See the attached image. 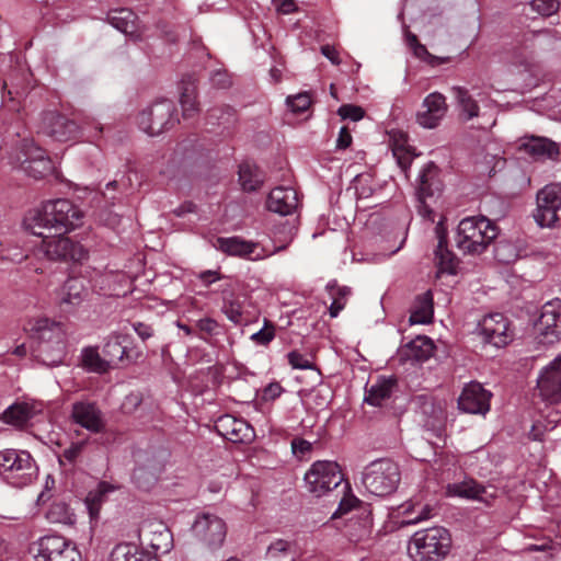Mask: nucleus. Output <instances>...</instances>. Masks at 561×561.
I'll list each match as a JSON object with an SVG mask.
<instances>
[{"label": "nucleus", "instance_id": "obj_1", "mask_svg": "<svg viewBox=\"0 0 561 561\" xmlns=\"http://www.w3.org/2000/svg\"><path fill=\"white\" fill-rule=\"evenodd\" d=\"M83 213L71 201L57 198L27 211L23 227L32 234L45 238L51 231L68 233L81 226Z\"/></svg>", "mask_w": 561, "mask_h": 561}, {"label": "nucleus", "instance_id": "obj_2", "mask_svg": "<svg viewBox=\"0 0 561 561\" xmlns=\"http://www.w3.org/2000/svg\"><path fill=\"white\" fill-rule=\"evenodd\" d=\"M437 168L433 162H428L420 171L419 187L416 191L417 196V211L420 216L431 222H436V233L438 237V244L435 251V259L437 261L438 273L454 275L457 271V260L451 251L446 247L444 226L445 217L438 214L433 206L434 192L432 191V180L436 175Z\"/></svg>", "mask_w": 561, "mask_h": 561}, {"label": "nucleus", "instance_id": "obj_3", "mask_svg": "<svg viewBox=\"0 0 561 561\" xmlns=\"http://www.w3.org/2000/svg\"><path fill=\"white\" fill-rule=\"evenodd\" d=\"M25 331L32 340L31 354L46 366H58L66 356V336L62 327L39 317L28 320Z\"/></svg>", "mask_w": 561, "mask_h": 561}, {"label": "nucleus", "instance_id": "obj_4", "mask_svg": "<svg viewBox=\"0 0 561 561\" xmlns=\"http://www.w3.org/2000/svg\"><path fill=\"white\" fill-rule=\"evenodd\" d=\"M496 226L484 216L463 218L457 228L456 247L466 254H480L496 238Z\"/></svg>", "mask_w": 561, "mask_h": 561}, {"label": "nucleus", "instance_id": "obj_5", "mask_svg": "<svg viewBox=\"0 0 561 561\" xmlns=\"http://www.w3.org/2000/svg\"><path fill=\"white\" fill-rule=\"evenodd\" d=\"M451 548V537L444 527L417 530L409 541L408 552L413 561H442Z\"/></svg>", "mask_w": 561, "mask_h": 561}, {"label": "nucleus", "instance_id": "obj_6", "mask_svg": "<svg viewBox=\"0 0 561 561\" xmlns=\"http://www.w3.org/2000/svg\"><path fill=\"white\" fill-rule=\"evenodd\" d=\"M401 481L399 465L390 459L371 461L364 469L362 482L366 490L377 496L393 493Z\"/></svg>", "mask_w": 561, "mask_h": 561}, {"label": "nucleus", "instance_id": "obj_7", "mask_svg": "<svg viewBox=\"0 0 561 561\" xmlns=\"http://www.w3.org/2000/svg\"><path fill=\"white\" fill-rule=\"evenodd\" d=\"M0 473L13 486L30 484L37 476V467L30 453L8 448L0 451Z\"/></svg>", "mask_w": 561, "mask_h": 561}, {"label": "nucleus", "instance_id": "obj_8", "mask_svg": "<svg viewBox=\"0 0 561 561\" xmlns=\"http://www.w3.org/2000/svg\"><path fill=\"white\" fill-rule=\"evenodd\" d=\"M136 123L147 135L159 136L179 123V117L173 102L162 99L142 110L137 115Z\"/></svg>", "mask_w": 561, "mask_h": 561}, {"label": "nucleus", "instance_id": "obj_9", "mask_svg": "<svg viewBox=\"0 0 561 561\" xmlns=\"http://www.w3.org/2000/svg\"><path fill=\"white\" fill-rule=\"evenodd\" d=\"M194 539L207 551L219 550L227 537L228 527L224 518L213 513L198 514L191 527Z\"/></svg>", "mask_w": 561, "mask_h": 561}, {"label": "nucleus", "instance_id": "obj_10", "mask_svg": "<svg viewBox=\"0 0 561 561\" xmlns=\"http://www.w3.org/2000/svg\"><path fill=\"white\" fill-rule=\"evenodd\" d=\"M304 480L307 491L321 497L339 486L343 476L335 461L318 460L307 470Z\"/></svg>", "mask_w": 561, "mask_h": 561}, {"label": "nucleus", "instance_id": "obj_11", "mask_svg": "<svg viewBox=\"0 0 561 561\" xmlns=\"http://www.w3.org/2000/svg\"><path fill=\"white\" fill-rule=\"evenodd\" d=\"M41 250L45 256L54 261L83 263L89 257V251L79 241L60 232L42 238Z\"/></svg>", "mask_w": 561, "mask_h": 561}, {"label": "nucleus", "instance_id": "obj_12", "mask_svg": "<svg viewBox=\"0 0 561 561\" xmlns=\"http://www.w3.org/2000/svg\"><path fill=\"white\" fill-rule=\"evenodd\" d=\"M12 163L19 165L28 176L43 179L53 173L54 164L45 151L32 140H25L12 157Z\"/></svg>", "mask_w": 561, "mask_h": 561}, {"label": "nucleus", "instance_id": "obj_13", "mask_svg": "<svg viewBox=\"0 0 561 561\" xmlns=\"http://www.w3.org/2000/svg\"><path fill=\"white\" fill-rule=\"evenodd\" d=\"M35 561H81L78 549L64 537L45 536L32 547Z\"/></svg>", "mask_w": 561, "mask_h": 561}, {"label": "nucleus", "instance_id": "obj_14", "mask_svg": "<svg viewBox=\"0 0 561 561\" xmlns=\"http://www.w3.org/2000/svg\"><path fill=\"white\" fill-rule=\"evenodd\" d=\"M536 339L540 344H554L561 340V299L547 301L535 323Z\"/></svg>", "mask_w": 561, "mask_h": 561}, {"label": "nucleus", "instance_id": "obj_15", "mask_svg": "<svg viewBox=\"0 0 561 561\" xmlns=\"http://www.w3.org/2000/svg\"><path fill=\"white\" fill-rule=\"evenodd\" d=\"M561 208V186L546 185L537 193V207L534 219L540 228H553L559 219Z\"/></svg>", "mask_w": 561, "mask_h": 561}, {"label": "nucleus", "instance_id": "obj_16", "mask_svg": "<svg viewBox=\"0 0 561 561\" xmlns=\"http://www.w3.org/2000/svg\"><path fill=\"white\" fill-rule=\"evenodd\" d=\"M536 393L548 404L561 402V354L539 371Z\"/></svg>", "mask_w": 561, "mask_h": 561}, {"label": "nucleus", "instance_id": "obj_17", "mask_svg": "<svg viewBox=\"0 0 561 561\" xmlns=\"http://www.w3.org/2000/svg\"><path fill=\"white\" fill-rule=\"evenodd\" d=\"M217 248L233 256H240L243 259H248L251 261H260L264 260L279 251H283L286 247L280 245L274 248L273 251L267 252L265 249L261 248L257 243L245 241L238 237L230 238H219L217 240Z\"/></svg>", "mask_w": 561, "mask_h": 561}, {"label": "nucleus", "instance_id": "obj_18", "mask_svg": "<svg viewBox=\"0 0 561 561\" xmlns=\"http://www.w3.org/2000/svg\"><path fill=\"white\" fill-rule=\"evenodd\" d=\"M478 331L486 343L495 347L508 344L512 339L510 322L502 313H491L481 319Z\"/></svg>", "mask_w": 561, "mask_h": 561}, {"label": "nucleus", "instance_id": "obj_19", "mask_svg": "<svg viewBox=\"0 0 561 561\" xmlns=\"http://www.w3.org/2000/svg\"><path fill=\"white\" fill-rule=\"evenodd\" d=\"M491 393L479 382L467 383L459 398L458 408L460 411L470 414L485 415L490 410Z\"/></svg>", "mask_w": 561, "mask_h": 561}, {"label": "nucleus", "instance_id": "obj_20", "mask_svg": "<svg viewBox=\"0 0 561 561\" xmlns=\"http://www.w3.org/2000/svg\"><path fill=\"white\" fill-rule=\"evenodd\" d=\"M215 427L219 435L237 444L250 443L255 435L252 426L247 421L230 414L220 416Z\"/></svg>", "mask_w": 561, "mask_h": 561}, {"label": "nucleus", "instance_id": "obj_21", "mask_svg": "<svg viewBox=\"0 0 561 561\" xmlns=\"http://www.w3.org/2000/svg\"><path fill=\"white\" fill-rule=\"evenodd\" d=\"M73 422L91 433H100L105 427V420L99 407L91 401L82 400L72 404Z\"/></svg>", "mask_w": 561, "mask_h": 561}, {"label": "nucleus", "instance_id": "obj_22", "mask_svg": "<svg viewBox=\"0 0 561 561\" xmlns=\"http://www.w3.org/2000/svg\"><path fill=\"white\" fill-rule=\"evenodd\" d=\"M42 129L44 134L60 142L75 139L79 133V127L73 121L54 112L44 115Z\"/></svg>", "mask_w": 561, "mask_h": 561}, {"label": "nucleus", "instance_id": "obj_23", "mask_svg": "<svg viewBox=\"0 0 561 561\" xmlns=\"http://www.w3.org/2000/svg\"><path fill=\"white\" fill-rule=\"evenodd\" d=\"M447 113L446 99L438 92L428 94L416 114V122L424 128H435Z\"/></svg>", "mask_w": 561, "mask_h": 561}, {"label": "nucleus", "instance_id": "obj_24", "mask_svg": "<svg viewBox=\"0 0 561 561\" xmlns=\"http://www.w3.org/2000/svg\"><path fill=\"white\" fill-rule=\"evenodd\" d=\"M104 354L112 364L133 362L139 353L131 347V340L128 334L121 332L113 333L104 345Z\"/></svg>", "mask_w": 561, "mask_h": 561}, {"label": "nucleus", "instance_id": "obj_25", "mask_svg": "<svg viewBox=\"0 0 561 561\" xmlns=\"http://www.w3.org/2000/svg\"><path fill=\"white\" fill-rule=\"evenodd\" d=\"M298 206L297 192L293 187L278 186L267 196L266 207L270 211L287 216Z\"/></svg>", "mask_w": 561, "mask_h": 561}, {"label": "nucleus", "instance_id": "obj_26", "mask_svg": "<svg viewBox=\"0 0 561 561\" xmlns=\"http://www.w3.org/2000/svg\"><path fill=\"white\" fill-rule=\"evenodd\" d=\"M434 506L430 503H423L419 499H411L398 508V516L401 517L400 524L416 525L434 516Z\"/></svg>", "mask_w": 561, "mask_h": 561}, {"label": "nucleus", "instance_id": "obj_27", "mask_svg": "<svg viewBox=\"0 0 561 561\" xmlns=\"http://www.w3.org/2000/svg\"><path fill=\"white\" fill-rule=\"evenodd\" d=\"M446 493L448 496H457L467 500H476L489 503L493 493H489L486 488L473 480H466L459 483L448 484Z\"/></svg>", "mask_w": 561, "mask_h": 561}, {"label": "nucleus", "instance_id": "obj_28", "mask_svg": "<svg viewBox=\"0 0 561 561\" xmlns=\"http://www.w3.org/2000/svg\"><path fill=\"white\" fill-rule=\"evenodd\" d=\"M523 148L535 159H556L560 153L558 144L546 137L531 136L523 144Z\"/></svg>", "mask_w": 561, "mask_h": 561}, {"label": "nucleus", "instance_id": "obj_29", "mask_svg": "<svg viewBox=\"0 0 561 561\" xmlns=\"http://www.w3.org/2000/svg\"><path fill=\"white\" fill-rule=\"evenodd\" d=\"M110 561H160L156 556L145 551L136 543L123 542L116 545L111 554Z\"/></svg>", "mask_w": 561, "mask_h": 561}, {"label": "nucleus", "instance_id": "obj_30", "mask_svg": "<svg viewBox=\"0 0 561 561\" xmlns=\"http://www.w3.org/2000/svg\"><path fill=\"white\" fill-rule=\"evenodd\" d=\"M433 316V295L430 290H427L415 298L411 309L409 323L411 325L428 324L432 322Z\"/></svg>", "mask_w": 561, "mask_h": 561}, {"label": "nucleus", "instance_id": "obj_31", "mask_svg": "<svg viewBox=\"0 0 561 561\" xmlns=\"http://www.w3.org/2000/svg\"><path fill=\"white\" fill-rule=\"evenodd\" d=\"M396 386L397 380L393 377H380L366 391L364 401L369 405L380 407L391 397Z\"/></svg>", "mask_w": 561, "mask_h": 561}, {"label": "nucleus", "instance_id": "obj_32", "mask_svg": "<svg viewBox=\"0 0 561 561\" xmlns=\"http://www.w3.org/2000/svg\"><path fill=\"white\" fill-rule=\"evenodd\" d=\"M110 24L125 35L138 38L137 16L129 9H119L110 13Z\"/></svg>", "mask_w": 561, "mask_h": 561}, {"label": "nucleus", "instance_id": "obj_33", "mask_svg": "<svg viewBox=\"0 0 561 561\" xmlns=\"http://www.w3.org/2000/svg\"><path fill=\"white\" fill-rule=\"evenodd\" d=\"M115 490L116 485L102 481L94 489L89 491L84 503L92 519L99 517L102 504L107 500L108 494Z\"/></svg>", "mask_w": 561, "mask_h": 561}, {"label": "nucleus", "instance_id": "obj_34", "mask_svg": "<svg viewBox=\"0 0 561 561\" xmlns=\"http://www.w3.org/2000/svg\"><path fill=\"white\" fill-rule=\"evenodd\" d=\"M434 351V344L427 336H417L402 348V356L412 362L428 359Z\"/></svg>", "mask_w": 561, "mask_h": 561}, {"label": "nucleus", "instance_id": "obj_35", "mask_svg": "<svg viewBox=\"0 0 561 561\" xmlns=\"http://www.w3.org/2000/svg\"><path fill=\"white\" fill-rule=\"evenodd\" d=\"M88 296V288L84 280L79 277L68 278L61 289V304L77 306Z\"/></svg>", "mask_w": 561, "mask_h": 561}, {"label": "nucleus", "instance_id": "obj_36", "mask_svg": "<svg viewBox=\"0 0 561 561\" xmlns=\"http://www.w3.org/2000/svg\"><path fill=\"white\" fill-rule=\"evenodd\" d=\"M392 154L397 160L398 165L407 171L414 158V153L411 150V147L408 145L407 136L402 133H399L398 138L396 135L393 136V141L391 145Z\"/></svg>", "mask_w": 561, "mask_h": 561}, {"label": "nucleus", "instance_id": "obj_37", "mask_svg": "<svg viewBox=\"0 0 561 561\" xmlns=\"http://www.w3.org/2000/svg\"><path fill=\"white\" fill-rule=\"evenodd\" d=\"M451 91L460 108V115L466 121L472 119L479 115V105L466 88L453 87Z\"/></svg>", "mask_w": 561, "mask_h": 561}, {"label": "nucleus", "instance_id": "obj_38", "mask_svg": "<svg viewBox=\"0 0 561 561\" xmlns=\"http://www.w3.org/2000/svg\"><path fill=\"white\" fill-rule=\"evenodd\" d=\"M239 182L244 191L251 192L261 186L263 178L254 164L243 162L239 167Z\"/></svg>", "mask_w": 561, "mask_h": 561}, {"label": "nucleus", "instance_id": "obj_39", "mask_svg": "<svg viewBox=\"0 0 561 561\" xmlns=\"http://www.w3.org/2000/svg\"><path fill=\"white\" fill-rule=\"evenodd\" d=\"M180 104L182 107L183 116L185 118L193 117L198 112V104L196 101V87L194 82H183Z\"/></svg>", "mask_w": 561, "mask_h": 561}, {"label": "nucleus", "instance_id": "obj_40", "mask_svg": "<svg viewBox=\"0 0 561 561\" xmlns=\"http://www.w3.org/2000/svg\"><path fill=\"white\" fill-rule=\"evenodd\" d=\"M46 517L50 523L72 525L76 522V516L70 507L64 502L53 503Z\"/></svg>", "mask_w": 561, "mask_h": 561}, {"label": "nucleus", "instance_id": "obj_41", "mask_svg": "<svg viewBox=\"0 0 561 561\" xmlns=\"http://www.w3.org/2000/svg\"><path fill=\"white\" fill-rule=\"evenodd\" d=\"M294 546V541L282 538L275 539L268 545L266 549V558L270 561H283L284 557H286L291 551Z\"/></svg>", "mask_w": 561, "mask_h": 561}, {"label": "nucleus", "instance_id": "obj_42", "mask_svg": "<svg viewBox=\"0 0 561 561\" xmlns=\"http://www.w3.org/2000/svg\"><path fill=\"white\" fill-rule=\"evenodd\" d=\"M30 417V410L24 404H13L9 407L4 413L3 419L7 423L14 426L24 425Z\"/></svg>", "mask_w": 561, "mask_h": 561}, {"label": "nucleus", "instance_id": "obj_43", "mask_svg": "<svg viewBox=\"0 0 561 561\" xmlns=\"http://www.w3.org/2000/svg\"><path fill=\"white\" fill-rule=\"evenodd\" d=\"M149 545L157 551H169L172 547V535L170 530L161 524L158 525V529L154 531V536Z\"/></svg>", "mask_w": 561, "mask_h": 561}, {"label": "nucleus", "instance_id": "obj_44", "mask_svg": "<svg viewBox=\"0 0 561 561\" xmlns=\"http://www.w3.org/2000/svg\"><path fill=\"white\" fill-rule=\"evenodd\" d=\"M275 325L270 320L264 319V323L261 330L253 333L250 340L261 346H267L275 339Z\"/></svg>", "mask_w": 561, "mask_h": 561}, {"label": "nucleus", "instance_id": "obj_45", "mask_svg": "<svg viewBox=\"0 0 561 561\" xmlns=\"http://www.w3.org/2000/svg\"><path fill=\"white\" fill-rule=\"evenodd\" d=\"M374 178L369 173H364L355 176L354 187L358 198H368L373 196L374 190Z\"/></svg>", "mask_w": 561, "mask_h": 561}, {"label": "nucleus", "instance_id": "obj_46", "mask_svg": "<svg viewBox=\"0 0 561 561\" xmlns=\"http://www.w3.org/2000/svg\"><path fill=\"white\" fill-rule=\"evenodd\" d=\"M286 105L293 113H304L311 105V96L308 92L289 95L286 99Z\"/></svg>", "mask_w": 561, "mask_h": 561}, {"label": "nucleus", "instance_id": "obj_47", "mask_svg": "<svg viewBox=\"0 0 561 561\" xmlns=\"http://www.w3.org/2000/svg\"><path fill=\"white\" fill-rule=\"evenodd\" d=\"M494 255L499 262L510 264L517 257V252L515 247L510 242L500 241L495 244Z\"/></svg>", "mask_w": 561, "mask_h": 561}, {"label": "nucleus", "instance_id": "obj_48", "mask_svg": "<svg viewBox=\"0 0 561 561\" xmlns=\"http://www.w3.org/2000/svg\"><path fill=\"white\" fill-rule=\"evenodd\" d=\"M82 363L88 369L92 371H101L103 369V364L99 353L93 348L83 350Z\"/></svg>", "mask_w": 561, "mask_h": 561}, {"label": "nucleus", "instance_id": "obj_49", "mask_svg": "<svg viewBox=\"0 0 561 561\" xmlns=\"http://www.w3.org/2000/svg\"><path fill=\"white\" fill-rule=\"evenodd\" d=\"M222 311L231 322L237 324L241 321L242 306L239 301L225 299Z\"/></svg>", "mask_w": 561, "mask_h": 561}, {"label": "nucleus", "instance_id": "obj_50", "mask_svg": "<svg viewBox=\"0 0 561 561\" xmlns=\"http://www.w3.org/2000/svg\"><path fill=\"white\" fill-rule=\"evenodd\" d=\"M288 363L294 369H313L314 365L311 359L297 351H293L287 355Z\"/></svg>", "mask_w": 561, "mask_h": 561}, {"label": "nucleus", "instance_id": "obj_51", "mask_svg": "<svg viewBox=\"0 0 561 561\" xmlns=\"http://www.w3.org/2000/svg\"><path fill=\"white\" fill-rule=\"evenodd\" d=\"M531 8L541 15H552L559 9L558 0H533Z\"/></svg>", "mask_w": 561, "mask_h": 561}, {"label": "nucleus", "instance_id": "obj_52", "mask_svg": "<svg viewBox=\"0 0 561 561\" xmlns=\"http://www.w3.org/2000/svg\"><path fill=\"white\" fill-rule=\"evenodd\" d=\"M337 113L343 119H351L353 122L362 119L365 114L364 110L360 106L352 104L342 105L339 108Z\"/></svg>", "mask_w": 561, "mask_h": 561}, {"label": "nucleus", "instance_id": "obj_53", "mask_svg": "<svg viewBox=\"0 0 561 561\" xmlns=\"http://www.w3.org/2000/svg\"><path fill=\"white\" fill-rule=\"evenodd\" d=\"M358 500L354 495H346L344 496L336 508V511L333 513L332 517L337 518L346 513H348L352 508H354L357 504Z\"/></svg>", "mask_w": 561, "mask_h": 561}, {"label": "nucleus", "instance_id": "obj_54", "mask_svg": "<svg viewBox=\"0 0 561 561\" xmlns=\"http://www.w3.org/2000/svg\"><path fill=\"white\" fill-rule=\"evenodd\" d=\"M412 50L417 58L428 60V62L433 66L440 65L447 60V58H440L430 55L426 47L420 43L415 45V47Z\"/></svg>", "mask_w": 561, "mask_h": 561}, {"label": "nucleus", "instance_id": "obj_55", "mask_svg": "<svg viewBox=\"0 0 561 561\" xmlns=\"http://www.w3.org/2000/svg\"><path fill=\"white\" fill-rule=\"evenodd\" d=\"M283 392L284 388L279 382H270L262 390V399L264 401H274L275 399L279 398Z\"/></svg>", "mask_w": 561, "mask_h": 561}, {"label": "nucleus", "instance_id": "obj_56", "mask_svg": "<svg viewBox=\"0 0 561 561\" xmlns=\"http://www.w3.org/2000/svg\"><path fill=\"white\" fill-rule=\"evenodd\" d=\"M556 425H557V422H548L547 424L542 425L538 421L533 425L531 430L529 431V437L534 440H541L542 436H543V432L554 428Z\"/></svg>", "mask_w": 561, "mask_h": 561}, {"label": "nucleus", "instance_id": "obj_57", "mask_svg": "<svg viewBox=\"0 0 561 561\" xmlns=\"http://www.w3.org/2000/svg\"><path fill=\"white\" fill-rule=\"evenodd\" d=\"M83 447V443H73L64 450L62 456L69 462H73L81 455Z\"/></svg>", "mask_w": 561, "mask_h": 561}, {"label": "nucleus", "instance_id": "obj_58", "mask_svg": "<svg viewBox=\"0 0 561 561\" xmlns=\"http://www.w3.org/2000/svg\"><path fill=\"white\" fill-rule=\"evenodd\" d=\"M352 135L346 127H342L336 139V149L344 150L352 144Z\"/></svg>", "mask_w": 561, "mask_h": 561}, {"label": "nucleus", "instance_id": "obj_59", "mask_svg": "<svg viewBox=\"0 0 561 561\" xmlns=\"http://www.w3.org/2000/svg\"><path fill=\"white\" fill-rule=\"evenodd\" d=\"M211 83L218 88H227L230 85V79L226 71H215L210 78Z\"/></svg>", "mask_w": 561, "mask_h": 561}, {"label": "nucleus", "instance_id": "obj_60", "mask_svg": "<svg viewBox=\"0 0 561 561\" xmlns=\"http://www.w3.org/2000/svg\"><path fill=\"white\" fill-rule=\"evenodd\" d=\"M197 277L205 286H209L221 278L220 274L213 270L203 271L197 275Z\"/></svg>", "mask_w": 561, "mask_h": 561}, {"label": "nucleus", "instance_id": "obj_61", "mask_svg": "<svg viewBox=\"0 0 561 561\" xmlns=\"http://www.w3.org/2000/svg\"><path fill=\"white\" fill-rule=\"evenodd\" d=\"M197 327L202 332L213 335L216 333L215 331L218 328V324L211 318H203L197 321Z\"/></svg>", "mask_w": 561, "mask_h": 561}, {"label": "nucleus", "instance_id": "obj_62", "mask_svg": "<svg viewBox=\"0 0 561 561\" xmlns=\"http://www.w3.org/2000/svg\"><path fill=\"white\" fill-rule=\"evenodd\" d=\"M131 325L137 335L144 341L148 340L153 334L152 328L146 323L134 322Z\"/></svg>", "mask_w": 561, "mask_h": 561}, {"label": "nucleus", "instance_id": "obj_63", "mask_svg": "<svg viewBox=\"0 0 561 561\" xmlns=\"http://www.w3.org/2000/svg\"><path fill=\"white\" fill-rule=\"evenodd\" d=\"M553 549V542L550 539L545 540L541 543H531L524 548L525 552H547Z\"/></svg>", "mask_w": 561, "mask_h": 561}, {"label": "nucleus", "instance_id": "obj_64", "mask_svg": "<svg viewBox=\"0 0 561 561\" xmlns=\"http://www.w3.org/2000/svg\"><path fill=\"white\" fill-rule=\"evenodd\" d=\"M291 448L294 454L305 455L311 450L312 445L311 443L305 439H295L291 443Z\"/></svg>", "mask_w": 561, "mask_h": 561}]
</instances>
